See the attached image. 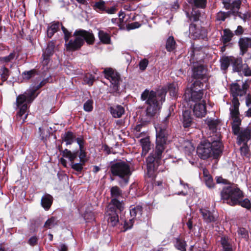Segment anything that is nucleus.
I'll use <instances>...</instances> for the list:
<instances>
[{
    "label": "nucleus",
    "mask_w": 251,
    "mask_h": 251,
    "mask_svg": "<svg viewBox=\"0 0 251 251\" xmlns=\"http://www.w3.org/2000/svg\"><path fill=\"white\" fill-rule=\"evenodd\" d=\"M238 44L240 49V54L243 55L247 52L248 49L251 48V36L240 38Z\"/></svg>",
    "instance_id": "obj_21"
},
{
    "label": "nucleus",
    "mask_w": 251,
    "mask_h": 251,
    "mask_svg": "<svg viewBox=\"0 0 251 251\" xmlns=\"http://www.w3.org/2000/svg\"><path fill=\"white\" fill-rule=\"evenodd\" d=\"M171 116L170 112L164 118L161 123L155 126L156 130V146L153 153L147 158V174L149 177L153 178L156 172L162 171L159 169V161L161 159L162 153L165 149V145L168 134L167 127L169 119Z\"/></svg>",
    "instance_id": "obj_1"
},
{
    "label": "nucleus",
    "mask_w": 251,
    "mask_h": 251,
    "mask_svg": "<svg viewBox=\"0 0 251 251\" xmlns=\"http://www.w3.org/2000/svg\"><path fill=\"white\" fill-rule=\"evenodd\" d=\"M63 140L66 142L67 145L72 144L75 139V136L72 131L66 132L62 137Z\"/></svg>",
    "instance_id": "obj_35"
},
{
    "label": "nucleus",
    "mask_w": 251,
    "mask_h": 251,
    "mask_svg": "<svg viewBox=\"0 0 251 251\" xmlns=\"http://www.w3.org/2000/svg\"><path fill=\"white\" fill-rule=\"evenodd\" d=\"M167 89L171 96L176 97L178 92V86L176 82L169 83L167 85Z\"/></svg>",
    "instance_id": "obj_43"
},
{
    "label": "nucleus",
    "mask_w": 251,
    "mask_h": 251,
    "mask_svg": "<svg viewBox=\"0 0 251 251\" xmlns=\"http://www.w3.org/2000/svg\"><path fill=\"white\" fill-rule=\"evenodd\" d=\"M238 205H240L242 207L245 208L247 209H250L251 208V201L247 198L244 200H240L239 202L237 203Z\"/></svg>",
    "instance_id": "obj_50"
},
{
    "label": "nucleus",
    "mask_w": 251,
    "mask_h": 251,
    "mask_svg": "<svg viewBox=\"0 0 251 251\" xmlns=\"http://www.w3.org/2000/svg\"><path fill=\"white\" fill-rule=\"evenodd\" d=\"M200 211L204 222L209 224L217 221L218 216L214 211H210L206 208H201Z\"/></svg>",
    "instance_id": "obj_19"
},
{
    "label": "nucleus",
    "mask_w": 251,
    "mask_h": 251,
    "mask_svg": "<svg viewBox=\"0 0 251 251\" xmlns=\"http://www.w3.org/2000/svg\"><path fill=\"white\" fill-rule=\"evenodd\" d=\"M251 139H249L247 141H243L241 142H239V140L238 136H237V144L239 145H241L242 144H243L242 146L240 147V151L242 155L245 156H248L249 155V147L247 145L248 142Z\"/></svg>",
    "instance_id": "obj_36"
},
{
    "label": "nucleus",
    "mask_w": 251,
    "mask_h": 251,
    "mask_svg": "<svg viewBox=\"0 0 251 251\" xmlns=\"http://www.w3.org/2000/svg\"><path fill=\"white\" fill-rule=\"evenodd\" d=\"M36 71L35 70H31L28 71H25L22 73V76L24 81L29 80L35 75Z\"/></svg>",
    "instance_id": "obj_46"
},
{
    "label": "nucleus",
    "mask_w": 251,
    "mask_h": 251,
    "mask_svg": "<svg viewBox=\"0 0 251 251\" xmlns=\"http://www.w3.org/2000/svg\"><path fill=\"white\" fill-rule=\"evenodd\" d=\"M79 159L80 162H85L86 160L85 159L86 157V153L83 150V148L82 149H79V153L78 155Z\"/></svg>",
    "instance_id": "obj_59"
},
{
    "label": "nucleus",
    "mask_w": 251,
    "mask_h": 251,
    "mask_svg": "<svg viewBox=\"0 0 251 251\" xmlns=\"http://www.w3.org/2000/svg\"><path fill=\"white\" fill-rule=\"evenodd\" d=\"M181 121L184 127L190 126L192 124L193 118L191 112L189 110H185L182 113Z\"/></svg>",
    "instance_id": "obj_23"
},
{
    "label": "nucleus",
    "mask_w": 251,
    "mask_h": 251,
    "mask_svg": "<svg viewBox=\"0 0 251 251\" xmlns=\"http://www.w3.org/2000/svg\"><path fill=\"white\" fill-rule=\"evenodd\" d=\"M9 70L4 66L1 67L0 69V76L2 81H4L8 78L9 73Z\"/></svg>",
    "instance_id": "obj_47"
},
{
    "label": "nucleus",
    "mask_w": 251,
    "mask_h": 251,
    "mask_svg": "<svg viewBox=\"0 0 251 251\" xmlns=\"http://www.w3.org/2000/svg\"><path fill=\"white\" fill-rule=\"evenodd\" d=\"M234 15H238V16L244 22L249 20L251 16L250 13L248 11H246L245 13H242L238 11V13H236Z\"/></svg>",
    "instance_id": "obj_55"
},
{
    "label": "nucleus",
    "mask_w": 251,
    "mask_h": 251,
    "mask_svg": "<svg viewBox=\"0 0 251 251\" xmlns=\"http://www.w3.org/2000/svg\"><path fill=\"white\" fill-rule=\"evenodd\" d=\"M51 81V76L50 75L46 78L42 80L39 84L37 85H31L30 88L32 90H33V92L34 93H37L36 92L38 90H39L42 87L44 86L46 83L50 82Z\"/></svg>",
    "instance_id": "obj_38"
},
{
    "label": "nucleus",
    "mask_w": 251,
    "mask_h": 251,
    "mask_svg": "<svg viewBox=\"0 0 251 251\" xmlns=\"http://www.w3.org/2000/svg\"><path fill=\"white\" fill-rule=\"evenodd\" d=\"M62 30L64 34L65 46L68 50H75L79 49L84 44V41L88 44H93L95 38L93 34L83 29L76 30L73 34V38L71 37V32L64 26H62Z\"/></svg>",
    "instance_id": "obj_3"
},
{
    "label": "nucleus",
    "mask_w": 251,
    "mask_h": 251,
    "mask_svg": "<svg viewBox=\"0 0 251 251\" xmlns=\"http://www.w3.org/2000/svg\"><path fill=\"white\" fill-rule=\"evenodd\" d=\"M55 46L54 41H51L48 43L46 49L43 51L42 56V64L44 67L46 66L47 69L48 68V65L50 61V57L54 53Z\"/></svg>",
    "instance_id": "obj_16"
},
{
    "label": "nucleus",
    "mask_w": 251,
    "mask_h": 251,
    "mask_svg": "<svg viewBox=\"0 0 251 251\" xmlns=\"http://www.w3.org/2000/svg\"><path fill=\"white\" fill-rule=\"evenodd\" d=\"M189 37L192 39H204L207 36L206 30L196 24L191 23L189 28Z\"/></svg>",
    "instance_id": "obj_13"
},
{
    "label": "nucleus",
    "mask_w": 251,
    "mask_h": 251,
    "mask_svg": "<svg viewBox=\"0 0 251 251\" xmlns=\"http://www.w3.org/2000/svg\"><path fill=\"white\" fill-rule=\"evenodd\" d=\"M63 156L68 158L71 163L74 162L75 159L77 157L78 151L72 152L68 149H65L63 152Z\"/></svg>",
    "instance_id": "obj_34"
},
{
    "label": "nucleus",
    "mask_w": 251,
    "mask_h": 251,
    "mask_svg": "<svg viewBox=\"0 0 251 251\" xmlns=\"http://www.w3.org/2000/svg\"><path fill=\"white\" fill-rule=\"evenodd\" d=\"M110 194L112 199L109 204L116 206L120 211H122L124 209L123 203L118 200V198L122 197V191L118 186H113L110 189Z\"/></svg>",
    "instance_id": "obj_15"
},
{
    "label": "nucleus",
    "mask_w": 251,
    "mask_h": 251,
    "mask_svg": "<svg viewBox=\"0 0 251 251\" xmlns=\"http://www.w3.org/2000/svg\"><path fill=\"white\" fill-rule=\"evenodd\" d=\"M16 58V53L15 51L11 52L8 55L0 57V62L4 65L11 63Z\"/></svg>",
    "instance_id": "obj_40"
},
{
    "label": "nucleus",
    "mask_w": 251,
    "mask_h": 251,
    "mask_svg": "<svg viewBox=\"0 0 251 251\" xmlns=\"http://www.w3.org/2000/svg\"><path fill=\"white\" fill-rule=\"evenodd\" d=\"M248 85L245 83H242V85H240L237 83H233L230 86L231 95L233 97L232 100V104L234 100H239L237 97L238 96L242 97L246 94Z\"/></svg>",
    "instance_id": "obj_14"
},
{
    "label": "nucleus",
    "mask_w": 251,
    "mask_h": 251,
    "mask_svg": "<svg viewBox=\"0 0 251 251\" xmlns=\"http://www.w3.org/2000/svg\"><path fill=\"white\" fill-rule=\"evenodd\" d=\"M245 76H251V68H250L247 64H244L242 71Z\"/></svg>",
    "instance_id": "obj_57"
},
{
    "label": "nucleus",
    "mask_w": 251,
    "mask_h": 251,
    "mask_svg": "<svg viewBox=\"0 0 251 251\" xmlns=\"http://www.w3.org/2000/svg\"><path fill=\"white\" fill-rule=\"evenodd\" d=\"M148 64L149 61L146 59L141 60L139 64L140 69L142 71L145 70L146 69Z\"/></svg>",
    "instance_id": "obj_58"
},
{
    "label": "nucleus",
    "mask_w": 251,
    "mask_h": 251,
    "mask_svg": "<svg viewBox=\"0 0 251 251\" xmlns=\"http://www.w3.org/2000/svg\"><path fill=\"white\" fill-rule=\"evenodd\" d=\"M38 93H34L29 87L24 94L19 95L16 98V103L19 111L17 114V120H22V123L25 122L27 118L28 104L30 103L38 96Z\"/></svg>",
    "instance_id": "obj_6"
},
{
    "label": "nucleus",
    "mask_w": 251,
    "mask_h": 251,
    "mask_svg": "<svg viewBox=\"0 0 251 251\" xmlns=\"http://www.w3.org/2000/svg\"><path fill=\"white\" fill-rule=\"evenodd\" d=\"M57 225V220L56 218L54 217H51L45 222L44 226L45 227L50 229L53 227Z\"/></svg>",
    "instance_id": "obj_45"
},
{
    "label": "nucleus",
    "mask_w": 251,
    "mask_h": 251,
    "mask_svg": "<svg viewBox=\"0 0 251 251\" xmlns=\"http://www.w3.org/2000/svg\"><path fill=\"white\" fill-rule=\"evenodd\" d=\"M179 183L183 187L184 190L176 193V195L185 196L189 194H191V193H192L194 192V189L193 188L189 187L188 183H185L181 179L179 180Z\"/></svg>",
    "instance_id": "obj_27"
},
{
    "label": "nucleus",
    "mask_w": 251,
    "mask_h": 251,
    "mask_svg": "<svg viewBox=\"0 0 251 251\" xmlns=\"http://www.w3.org/2000/svg\"><path fill=\"white\" fill-rule=\"evenodd\" d=\"M246 105L249 108H251V95L248 94L246 97Z\"/></svg>",
    "instance_id": "obj_64"
},
{
    "label": "nucleus",
    "mask_w": 251,
    "mask_h": 251,
    "mask_svg": "<svg viewBox=\"0 0 251 251\" xmlns=\"http://www.w3.org/2000/svg\"><path fill=\"white\" fill-rule=\"evenodd\" d=\"M238 235L243 238L247 239L249 237L248 232L247 230L243 227H240L237 230Z\"/></svg>",
    "instance_id": "obj_54"
},
{
    "label": "nucleus",
    "mask_w": 251,
    "mask_h": 251,
    "mask_svg": "<svg viewBox=\"0 0 251 251\" xmlns=\"http://www.w3.org/2000/svg\"><path fill=\"white\" fill-rule=\"evenodd\" d=\"M180 148L181 150L188 156H191L195 151V147L189 141H184Z\"/></svg>",
    "instance_id": "obj_24"
},
{
    "label": "nucleus",
    "mask_w": 251,
    "mask_h": 251,
    "mask_svg": "<svg viewBox=\"0 0 251 251\" xmlns=\"http://www.w3.org/2000/svg\"><path fill=\"white\" fill-rule=\"evenodd\" d=\"M121 211L116 206L108 204L105 218L110 226H114L119 223L118 213Z\"/></svg>",
    "instance_id": "obj_12"
},
{
    "label": "nucleus",
    "mask_w": 251,
    "mask_h": 251,
    "mask_svg": "<svg viewBox=\"0 0 251 251\" xmlns=\"http://www.w3.org/2000/svg\"><path fill=\"white\" fill-rule=\"evenodd\" d=\"M240 103L239 100H234L230 108V117L232 120V130L234 135L238 136L239 141H247L251 138V130L249 128L241 129V119L239 111Z\"/></svg>",
    "instance_id": "obj_5"
},
{
    "label": "nucleus",
    "mask_w": 251,
    "mask_h": 251,
    "mask_svg": "<svg viewBox=\"0 0 251 251\" xmlns=\"http://www.w3.org/2000/svg\"><path fill=\"white\" fill-rule=\"evenodd\" d=\"M205 123L209 127V130L214 134L216 133L217 127L218 125V121L216 120L212 119L211 118H206Z\"/></svg>",
    "instance_id": "obj_29"
},
{
    "label": "nucleus",
    "mask_w": 251,
    "mask_h": 251,
    "mask_svg": "<svg viewBox=\"0 0 251 251\" xmlns=\"http://www.w3.org/2000/svg\"><path fill=\"white\" fill-rule=\"evenodd\" d=\"M93 101L92 100H88L83 105L84 110L86 112H91L92 111L93 106Z\"/></svg>",
    "instance_id": "obj_52"
},
{
    "label": "nucleus",
    "mask_w": 251,
    "mask_h": 251,
    "mask_svg": "<svg viewBox=\"0 0 251 251\" xmlns=\"http://www.w3.org/2000/svg\"><path fill=\"white\" fill-rule=\"evenodd\" d=\"M176 41L173 36H170L166 42V48L168 51H173L176 48Z\"/></svg>",
    "instance_id": "obj_44"
},
{
    "label": "nucleus",
    "mask_w": 251,
    "mask_h": 251,
    "mask_svg": "<svg viewBox=\"0 0 251 251\" xmlns=\"http://www.w3.org/2000/svg\"><path fill=\"white\" fill-rule=\"evenodd\" d=\"M53 202V197L50 194H44L41 200V204L45 210H48Z\"/></svg>",
    "instance_id": "obj_25"
},
{
    "label": "nucleus",
    "mask_w": 251,
    "mask_h": 251,
    "mask_svg": "<svg viewBox=\"0 0 251 251\" xmlns=\"http://www.w3.org/2000/svg\"><path fill=\"white\" fill-rule=\"evenodd\" d=\"M111 115L114 118H119L125 113V108L121 105H114L109 108Z\"/></svg>",
    "instance_id": "obj_22"
},
{
    "label": "nucleus",
    "mask_w": 251,
    "mask_h": 251,
    "mask_svg": "<svg viewBox=\"0 0 251 251\" xmlns=\"http://www.w3.org/2000/svg\"><path fill=\"white\" fill-rule=\"evenodd\" d=\"M85 162H79L78 163L72 162L70 163L71 168L75 171L80 172L82 170L83 166Z\"/></svg>",
    "instance_id": "obj_49"
},
{
    "label": "nucleus",
    "mask_w": 251,
    "mask_h": 251,
    "mask_svg": "<svg viewBox=\"0 0 251 251\" xmlns=\"http://www.w3.org/2000/svg\"><path fill=\"white\" fill-rule=\"evenodd\" d=\"M193 68L192 70L193 77L196 79H204L207 78L206 77V69L203 66L200 64H195L193 62Z\"/></svg>",
    "instance_id": "obj_17"
},
{
    "label": "nucleus",
    "mask_w": 251,
    "mask_h": 251,
    "mask_svg": "<svg viewBox=\"0 0 251 251\" xmlns=\"http://www.w3.org/2000/svg\"><path fill=\"white\" fill-rule=\"evenodd\" d=\"M143 126H144L142 124H139L136 125L134 127V133L137 138H139L145 136V131H142V128Z\"/></svg>",
    "instance_id": "obj_48"
},
{
    "label": "nucleus",
    "mask_w": 251,
    "mask_h": 251,
    "mask_svg": "<svg viewBox=\"0 0 251 251\" xmlns=\"http://www.w3.org/2000/svg\"><path fill=\"white\" fill-rule=\"evenodd\" d=\"M233 33L229 29H225L223 30V34L222 35V42L224 45L227 44L232 39Z\"/></svg>",
    "instance_id": "obj_30"
},
{
    "label": "nucleus",
    "mask_w": 251,
    "mask_h": 251,
    "mask_svg": "<svg viewBox=\"0 0 251 251\" xmlns=\"http://www.w3.org/2000/svg\"><path fill=\"white\" fill-rule=\"evenodd\" d=\"M193 7L203 8L205 7L206 0H186Z\"/></svg>",
    "instance_id": "obj_37"
},
{
    "label": "nucleus",
    "mask_w": 251,
    "mask_h": 251,
    "mask_svg": "<svg viewBox=\"0 0 251 251\" xmlns=\"http://www.w3.org/2000/svg\"><path fill=\"white\" fill-rule=\"evenodd\" d=\"M95 6L100 10L103 11L105 8V2L104 1L97 2L95 4Z\"/></svg>",
    "instance_id": "obj_60"
},
{
    "label": "nucleus",
    "mask_w": 251,
    "mask_h": 251,
    "mask_svg": "<svg viewBox=\"0 0 251 251\" xmlns=\"http://www.w3.org/2000/svg\"><path fill=\"white\" fill-rule=\"evenodd\" d=\"M204 182L206 186L209 189L213 188L215 186V183L211 176L204 178Z\"/></svg>",
    "instance_id": "obj_53"
},
{
    "label": "nucleus",
    "mask_w": 251,
    "mask_h": 251,
    "mask_svg": "<svg viewBox=\"0 0 251 251\" xmlns=\"http://www.w3.org/2000/svg\"><path fill=\"white\" fill-rule=\"evenodd\" d=\"M186 243L184 240L177 238L176 240L175 246L180 251H186Z\"/></svg>",
    "instance_id": "obj_42"
},
{
    "label": "nucleus",
    "mask_w": 251,
    "mask_h": 251,
    "mask_svg": "<svg viewBox=\"0 0 251 251\" xmlns=\"http://www.w3.org/2000/svg\"><path fill=\"white\" fill-rule=\"evenodd\" d=\"M179 7V5L178 3V1L176 0L174 2L173 4L171 5V12H175L178 9Z\"/></svg>",
    "instance_id": "obj_63"
},
{
    "label": "nucleus",
    "mask_w": 251,
    "mask_h": 251,
    "mask_svg": "<svg viewBox=\"0 0 251 251\" xmlns=\"http://www.w3.org/2000/svg\"><path fill=\"white\" fill-rule=\"evenodd\" d=\"M95 80V77L92 75H87L84 77V81L89 85H92Z\"/></svg>",
    "instance_id": "obj_56"
},
{
    "label": "nucleus",
    "mask_w": 251,
    "mask_h": 251,
    "mask_svg": "<svg viewBox=\"0 0 251 251\" xmlns=\"http://www.w3.org/2000/svg\"><path fill=\"white\" fill-rule=\"evenodd\" d=\"M203 84L200 81L196 80L189 88L185 91L184 99L187 102H197L202 99L203 95Z\"/></svg>",
    "instance_id": "obj_10"
},
{
    "label": "nucleus",
    "mask_w": 251,
    "mask_h": 251,
    "mask_svg": "<svg viewBox=\"0 0 251 251\" xmlns=\"http://www.w3.org/2000/svg\"><path fill=\"white\" fill-rule=\"evenodd\" d=\"M221 199L231 206L237 205L240 200L244 198V193L235 184L225 186L221 192Z\"/></svg>",
    "instance_id": "obj_7"
},
{
    "label": "nucleus",
    "mask_w": 251,
    "mask_h": 251,
    "mask_svg": "<svg viewBox=\"0 0 251 251\" xmlns=\"http://www.w3.org/2000/svg\"><path fill=\"white\" fill-rule=\"evenodd\" d=\"M37 243V238L36 236H33L30 237L28 241V243L32 246H35Z\"/></svg>",
    "instance_id": "obj_62"
},
{
    "label": "nucleus",
    "mask_w": 251,
    "mask_h": 251,
    "mask_svg": "<svg viewBox=\"0 0 251 251\" xmlns=\"http://www.w3.org/2000/svg\"><path fill=\"white\" fill-rule=\"evenodd\" d=\"M105 77L110 82V92L120 93L126 88V84L123 82L120 74L111 68L105 69L103 71Z\"/></svg>",
    "instance_id": "obj_9"
},
{
    "label": "nucleus",
    "mask_w": 251,
    "mask_h": 251,
    "mask_svg": "<svg viewBox=\"0 0 251 251\" xmlns=\"http://www.w3.org/2000/svg\"><path fill=\"white\" fill-rule=\"evenodd\" d=\"M241 4V0H228L224 1L223 4L224 7L226 10H229L233 15H235L236 13H238Z\"/></svg>",
    "instance_id": "obj_18"
},
{
    "label": "nucleus",
    "mask_w": 251,
    "mask_h": 251,
    "mask_svg": "<svg viewBox=\"0 0 251 251\" xmlns=\"http://www.w3.org/2000/svg\"><path fill=\"white\" fill-rule=\"evenodd\" d=\"M98 35L100 41L105 44H109L110 43V37L109 34L103 30H100Z\"/></svg>",
    "instance_id": "obj_41"
},
{
    "label": "nucleus",
    "mask_w": 251,
    "mask_h": 251,
    "mask_svg": "<svg viewBox=\"0 0 251 251\" xmlns=\"http://www.w3.org/2000/svg\"><path fill=\"white\" fill-rule=\"evenodd\" d=\"M140 144L142 148V155H145L150 149V142L148 138H144L140 140Z\"/></svg>",
    "instance_id": "obj_31"
},
{
    "label": "nucleus",
    "mask_w": 251,
    "mask_h": 251,
    "mask_svg": "<svg viewBox=\"0 0 251 251\" xmlns=\"http://www.w3.org/2000/svg\"><path fill=\"white\" fill-rule=\"evenodd\" d=\"M166 93L167 87H162L156 92L146 89L142 93L141 99L142 100H145L148 105L145 110L144 120L146 122L150 121L155 116L160 105L165 100Z\"/></svg>",
    "instance_id": "obj_2"
},
{
    "label": "nucleus",
    "mask_w": 251,
    "mask_h": 251,
    "mask_svg": "<svg viewBox=\"0 0 251 251\" xmlns=\"http://www.w3.org/2000/svg\"><path fill=\"white\" fill-rule=\"evenodd\" d=\"M231 14L230 12H219L216 16V19L218 21H224L225 19L229 15Z\"/></svg>",
    "instance_id": "obj_51"
},
{
    "label": "nucleus",
    "mask_w": 251,
    "mask_h": 251,
    "mask_svg": "<svg viewBox=\"0 0 251 251\" xmlns=\"http://www.w3.org/2000/svg\"><path fill=\"white\" fill-rule=\"evenodd\" d=\"M110 171L113 176H118L121 186L126 185L131 175L130 166L124 161H118L111 165Z\"/></svg>",
    "instance_id": "obj_8"
},
{
    "label": "nucleus",
    "mask_w": 251,
    "mask_h": 251,
    "mask_svg": "<svg viewBox=\"0 0 251 251\" xmlns=\"http://www.w3.org/2000/svg\"><path fill=\"white\" fill-rule=\"evenodd\" d=\"M63 26L59 22H53L50 23V25L48 26L47 28V36L49 38H51L55 33L59 29L60 26Z\"/></svg>",
    "instance_id": "obj_26"
},
{
    "label": "nucleus",
    "mask_w": 251,
    "mask_h": 251,
    "mask_svg": "<svg viewBox=\"0 0 251 251\" xmlns=\"http://www.w3.org/2000/svg\"><path fill=\"white\" fill-rule=\"evenodd\" d=\"M231 56H224L220 59L221 68L223 71H226L231 64Z\"/></svg>",
    "instance_id": "obj_33"
},
{
    "label": "nucleus",
    "mask_w": 251,
    "mask_h": 251,
    "mask_svg": "<svg viewBox=\"0 0 251 251\" xmlns=\"http://www.w3.org/2000/svg\"><path fill=\"white\" fill-rule=\"evenodd\" d=\"M143 207L140 205H131L129 208V213L131 218L128 220H126L124 223L125 230L130 229L134 223V220L139 219L142 214Z\"/></svg>",
    "instance_id": "obj_11"
},
{
    "label": "nucleus",
    "mask_w": 251,
    "mask_h": 251,
    "mask_svg": "<svg viewBox=\"0 0 251 251\" xmlns=\"http://www.w3.org/2000/svg\"><path fill=\"white\" fill-rule=\"evenodd\" d=\"M141 24H140L138 22H134L128 24L127 26V28L128 30H131L139 28Z\"/></svg>",
    "instance_id": "obj_61"
},
{
    "label": "nucleus",
    "mask_w": 251,
    "mask_h": 251,
    "mask_svg": "<svg viewBox=\"0 0 251 251\" xmlns=\"http://www.w3.org/2000/svg\"><path fill=\"white\" fill-rule=\"evenodd\" d=\"M231 65L233 67V71L236 72H241L243 67H244V64H242V59L241 58H236L232 57Z\"/></svg>",
    "instance_id": "obj_28"
},
{
    "label": "nucleus",
    "mask_w": 251,
    "mask_h": 251,
    "mask_svg": "<svg viewBox=\"0 0 251 251\" xmlns=\"http://www.w3.org/2000/svg\"><path fill=\"white\" fill-rule=\"evenodd\" d=\"M185 13L187 17L188 18L189 20L192 22H196L199 21L201 15L200 11L196 9L194 7H193L191 15H190L189 12L187 11H186Z\"/></svg>",
    "instance_id": "obj_32"
},
{
    "label": "nucleus",
    "mask_w": 251,
    "mask_h": 251,
    "mask_svg": "<svg viewBox=\"0 0 251 251\" xmlns=\"http://www.w3.org/2000/svg\"><path fill=\"white\" fill-rule=\"evenodd\" d=\"M221 135H212L210 141L201 143L197 149L198 156L202 159H206L211 156L218 158L222 152V143L220 141Z\"/></svg>",
    "instance_id": "obj_4"
},
{
    "label": "nucleus",
    "mask_w": 251,
    "mask_h": 251,
    "mask_svg": "<svg viewBox=\"0 0 251 251\" xmlns=\"http://www.w3.org/2000/svg\"><path fill=\"white\" fill-rule=\"evenodd\" d=\"M221 243L223 247V251H233L232 245L226 237H223L221 238Z\"/></svg>",
    "instance_id": "obj_39"
},
{
    "label": "nucleus",
    "mask_w": 251,
    "mask_h": 251,
    "mask_svg": "<svg viewBox=\"0 0 251 251\" xmlns=\"http://www.w3.org/2000/svg\"><path fill=\"white\" fill-rule=\"evenodd\" d=\"M206 103L204 100L202 102L196 103L193 107L194 115L198 118H202L206 114Z\"/></svg>",
    "instance_id": "obj_20"
}]
</instances>
